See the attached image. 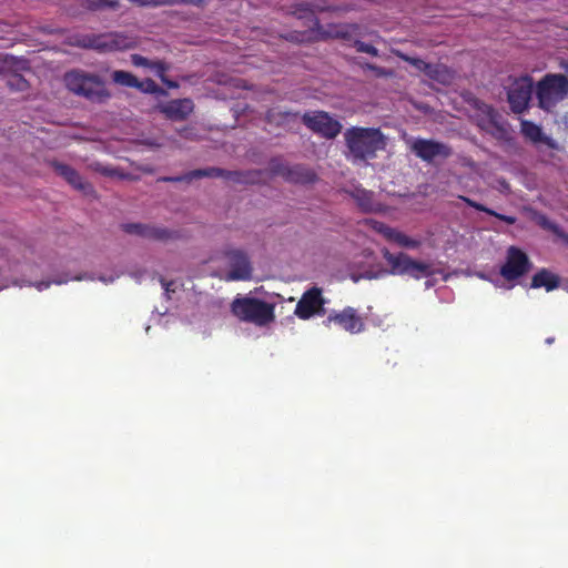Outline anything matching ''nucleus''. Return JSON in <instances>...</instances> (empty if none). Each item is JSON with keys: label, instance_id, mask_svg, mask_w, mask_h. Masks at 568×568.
<instances>
[{"label": "nucleus", "instance_id": "nucleus-32", "mask_svg": "<svg viewBox=\"0 0 568 568\" xmlns=\"http://www.w3.org/2000/svg\"><path fill=\"white\" fill-rule=\"evenodd\" d=\"M8 85L17 91H23L28 88V82L18 73L11 74L7 80Z\"/></svg>", "mask_w": 568, "mask_h": 568}, {"label": "nucleus", "instance_id": "nucleus-1", "mask_svg": "<svg viewBox=\"0 0 568 568\" xmlns=\"http://www.w3.org/2000/svg\"><path fill=\"white\" fill-rule=\"evenodd\" d=\"M69 44L82 49H92L99 53L124 51L138 45L135 37L124 32H108L101 34L77 33L69 37Z\"/></svg>", "mask_w": 568, "mask_h": 568}, {"label": "nucleus", "instance_id": "nucleus-2", "mask_svg": "<svg viewBox=\"0 0 568 568\" xmlns=\"http://www.w3.org/2000/svg\"><path fill=\"white\" fill-rule=\"evenodd\" d=\"M274 304L251 296H236L231 303V312L239 321L260 327L274 322Z\"/></svg>", "mask_w": 568, "mask_h": 568}, {"label": "nucleus", "instance_id": "nucleus-18", "mask_svg": "<svg viewBox=\"0 0 568 568\" xmlns=\"http://www.w3.org/2000/svg\"><path fill=\"white\" fill-rule=\"evenodd\" d=\"M383 257L390 266V273L397 275H407L409 272L412 257L406 253L392 254L387 248L382 250Z\"/></svg>", "mask_w": 568, "mask_h": 568}, {"label": "nucleus", "instance_id": "nucleus-8", "mask_svg": "<svg viewBox=\"0 0 568 568\" xmlns=\"http://www.w3.org/2000/svg\"><path fill=\"white\" fill-rule=\"evenodd\" d=\"M385 146L386 140L379 129L357 128V159L372 160Z\"/></svg>", "mask_w": 568, "mask_h": 568}, {"label": "nucleus", "instance_id": "nucleus-30", "mask_svg": "<svg viewBox=\"0 0 568 568\" xmlns=\"http://www.w3.org/2000/svg\"><path fill=\"white\" fill-rule=\"evenodd\" d=\"M396 55L400 60L409 63L410 65H413L417 70L424 72L425 74H426L427 70L429 69L430 63L424 61L423 59L414 58V57H410V55H408L406 53H403V52H399V51L396 52Z\"/></svg>", "mask_w": 568, "mask_h": 568}, {"label": "nucleus", "instance_id": "nucleus-37", "mask_svg": "<svg viewBox=\"0 0 568 568\" xmlns=\"http://www.w3.org/2000/svg\"><path fill=\"white\" fill-rule=\"evenodd\" d=\"M82 3L90 10L95 11L102 9L103 0H81Z\"/></svg>", "mask_w": 568, "mask_h": 568}, {"label": "nucleus", "instance_id": "nucleus-31", "mask_svg": "<svg viewBox=\"0 0 568 568\" xmlns=\"http://www.w3.org/2000/svg\"><path fill=\"white\" fill-rule=\"evenodd\" d=\"M135 89L144 93H158L161 91L159 84L152 79H145L144 81L138 79V87Z\"/></svg>", "mask_w": 568, "mask_h": 568}, {"label": "nucleus", "instance_id": "nucleus-6", "mask_svg": "<svg viewBox=\"0 0 568 568\" xmlns=\"http://www.w3.org/2000/svg\"><path fill=\"white\" fill-rule=\"evenodd\" d=\"M534 89V80L530 75H521L514 79L507 91V100L514 113H523L527 110Z\"/></svg>", "mask_w": 568, "mask_h": 568}, {"label": "nucleus", "instance_id": "nucleus-47", "mask_svg": "<svg viewBox=\"0 0 568 568\" xmlns=\"http://www.w3.org/2000/svg\"><path fill=\"white\" fill-rule=\"evenodd\" d=\"M353 281H355V274L349 275Z\"/></svg>", "mask_w": 568, "mask_h": 568}, {"label": "nucleus", "instance_id": "nucleus-34", "mask_svg": "<svg viewBox=\"0 0 568 568\" xmlns=\"http://www.w3.org/2000/svg\"><path fill=\"white\" fill-rule=\"evenodd\" d=\"M131 62L135 67L151 68L152 61H150L145 57H142V55L135 53V54L131 55Z\"/></svg>", "mask_w": 568, "mask_h": 568}, {"label": "nucleus", "instance_id": "nucleus-42", "mask_svg": "<svg viewBox=\"0 0 568 568\" xmlns=\"http://www.w3.org/2000/svg\"><path fill=\"white\" fill-rule=\"evenodd\" d=\"M119 7H120V3L118 0H103V2H102V9L110 8V9L116 10V9H119Z\"/></svg>", "mask_w": 568, "mask_h": 568}, {"label": "nucleus", "instance_id": "nucleus-28", "mask_svg": "<svg viewBox=\"0 0 568 568\" xmlns=\"http://www.w3.org/2000/svg\"><path fill=\"white\" fill-rule=\"evenodd\" d=\"M290 165L283 162L281 158H272L268 162V170L272 175L281 176L285 180Z\"/></svg>", "mask_w": 568, "mask_h": 568}, {"label": "nucleus", "instance_id": "nucleus-4", "mask_svg": "<svg viewBox=\"0 0 568 568\" xmlns=\"http://www.w3.org/2000/svg\"><path fill=\"white\" fill-rule=\"evenodd\" d=\"M67 88L93 102H104L111 94L99 75L82 71H70L64 75Z\"/></svg>", "mask_w": 568, "mask_h": 568}, {"label": "nucleus", "instance_id": "nucleus-36", "mask_svg": "<svg viewBox=\"0 0 568 568\" xmlns=\"http://www.w3.org/2000/svg\"><path fill=\"white\" fill-rule=\"evenodd\" d=\"M357 52H366L372 55H377V49L372 44H366L357 40Z\"/></svg>", "mask_w": 568, "mask_h": 568}, {"label": "nucleus", "instance_id": "nucleus-27", "mask_svg": "<svg viewBox=\"0 0 568 568\" xmlns=\"http://www.w3.org/2000/svg\"><path fill=\"white\" fill-rule=\"evenodd\" d=\"M521 133L532 142L542 141L541 128L531 121H521Z\"/></svg>", "mask_w": 568, "mask_h": 568}, {"label": "nucleus", "instance_id": "nucleus-12", "mask_svg": "<svg viewBox=\"0 0 568 568\" xmlns=\"http://www.w3.org/2000/svg\"><path fill=\"white\" fill-rule=\"evenodd\" d=\"M121 227L128 234L138 235L152 241L165 242L178 237V232L151 224L125 223L122 224Z\"/></svg>", "mask_w": 568, "mask_h": 568}, {"label": "nucleus", "instance_id": "nucleus-44", "mask_svg": "<svg viewBox=\"0 0 568 568\" xmlns=\"http://www.w3.org/2000/svg\"><path fill=\"white\" fill-rule=\"evenodd\" d=\"M49 286H50V282H39V283L37 284V288H38L39 291L45 290V288H48Z\"/></svg>", "mask_w": 568, "mask_h": 568}, {"label": "nucleus", "instance_id": "nucleus-26", "mask_svg": "<svg viewBox=\"0 0 568 568\" xmlns=\"http://www.w3.org/2000/svg\"><path fill=\"white\" fill-rule=\"evenodd\" d=\"M112 80L114 83L126 87V88H135L138 87V78L133 75L131 72L123 70H115L112 72Z\"/></svg>", "mask_w": 568, "mask_h": 568}, {"label": "nucleus", "instance_id": "nucleus-19", "mask_svg": "<svg viewBox=\"0 0 568 568\" xmlns=\"http://www.w3.org/2000/svg\"><path fill=\"white\" fill-rule=\"evenodd\" d=\"M224 169L221 168H205L190 171L180 176H164L160 181L163 182H191L194 179L201 178H222Z\"/></svg>", "mask_w": 568, "mask_h": 568}, {"label": "nucleus", "instance_id": "nucleus-46", "mask_svg": "<svg viewBox=\"0 0 568 568\" xmlns=\"http://www.w3.org/2000/svg\"><path fill=\"white\" fill-rule=\"evenodd\" d=\"M65 282H67V280H64V281H53V283H55V284H62V283H65Z\"/></svg>", "mask_w": 568, "mask_h": 568}, {"label": "nucleus", "instance_id": "nucleus-16", "mask_svg": "<svg viewBox=\"0 0 568 568\" xmlns=\"http://www.w3.org/2000/svg\"><path fill=\"white\" fill-rule=\"evenodd\" d=\"M375 230L388 242H393L400 247L418 248L422 245L420 240L409 237L397 229L390 227L384 223L376 222Z\"/></svg>", "mask_w": 568, "mask_h": 568}, {"label": "nucleus", "instance_id": "nucleus-35", "mask_svg": "<svg viewBox=\"0 0 568 568\" xmlns=\"http://www.w3.org/2000/svg\"><path fill=\"white\" fill-rule=\"evenodd\" d=\"M95 171H98L99 173H101L102 175L104 176H122V174H120L119 170L114 169V168H110V166H102V165H97L95 168Z\"/></svg>", "mask_w": 568, "mask_h": 568}, {"label": "nucleus", "instance_id": "nucleus-11", "mask_svg": "<svg viewBox=\"0 0 568 568\" xmlns=\"http://www.w3.org/2000/svg\"><path fill=\"white\" fill-rule=\"evenodd\" d=\"M225 257L231 267L230 272L224 276L225 281H247L252 277V265L244 251L229 250L225 252Z\"/></svg>", "mask_w": 568, "mask_h": 568}, {"label": "nucleus", "instance_id": "nucleus-7", "mask_svg": "<svg viewBox=\"0 0 568 568\" xmlns=\"http://www.w3.org/2000/svg\"><path fill=\"white\" fill-rule=\"evenodd\" d=\"M531 268L528 255L517 246H509L506 252L505 263L500 267V275L508 282L516 281L527 274Z\"/></svg>", "mask_w": 568, "mask_h": 568}, {"label": "nucleus", "instance_id": "nucleus-21", "mask_svg": "<svg viewBox=\"0 0 568 568\" xmlns=\"http://www.w3.org/2000/svg\"><path fill=\"white\" fill-rule=\"evenodd\" d=\"M559 286V277L554 275L546 268L537 272L531 278V287L539 288L545 287L547 292H550Z\"/></svg>", "mask_w": 568, "mask_h": 568}, {"label": "nucleus", "instance_id": "nucleus-14", "mask_svg": "<svg viewBox=\"0 0 568 568\" xmlns=\"http://www.w3.org/2000/svg\"><path fill=\"white\" fill-rule=\"evenodd\" d=\"M300 113L282 110L278 106L271 108L265 113V121L273 126L285 131H293L298 123Z\"/></svg>", "mask_w": 568, "mask_h": 568}, {"label": "nucleus", "instance_id": "nucleus-22", "mask_svg": "<svg viewBox=\"0 0 568 568\" xmlns=\"http://www.w3.org/2000/svg\"><path fill=\"white\" fill-rule=\"evenodd\" d=\"M458 199L462 200L464 203H466L468 206H470L477 211L485 212L488 215L495 216L496 219L504 221L505 223H507L509 225L515 224L517 221V219L515 216L500 214V213H498V212L485 206L484 204L478 203L467 196L458 195Z\"/></svg>", "mask_w": 568, "mask_h": 568}, {"label": "nucleus", "instance_id": "nucleus-13", "mask_svg": "<svg viewBox=\"0 0 568 568\" xmlns=\"http://www.w3.org/2000/svg\"><path fill=\"white\" fill-rule=\"evenodd\" d=\"M324 304L322 291L318 287L307 290L297 302L295 315L301 320H308L322 310Z\"/></svg>", "mask_w": 568, "mask_h": 568}, {"label": "nucleus", "instance_id": "nucleus-20", "mask_svg": "<svg viewBox=\"0 0 568 568\" xmlns=\"http://www.w3.org/2000/svg\"><path fill=\"white\" fill-rule=\"evenodd\" d=\"M316 180V174L308 168L295 164L290 165L285 181L290 183L310 184Z\"/></svg>", "mask_w": 568, "mask_h": 568}, {"label": "nucleus", "instance_id": "nucleus-39", "mask_svg": "<svg viewBox=\"0 0 568 568\" xmlns=\"http://www.w3.org/2000/svg\"><path fill=\"white\" fill-rule=\"evenodd\" d=\"M365 67L371 69V70H373L377 77H388V75H392V71H389V70H386V69H383V68H379V67H376V65H372V64H368V63H366Z\"/></svg>", "mask_w": 568, "mask_h": 568}, {"label": "nucleus", "instance_id": "nucleus-23", "mask_svg": "<svg viewBox=\"0 0 568 568\" xmlns=\"http://www.w3.org/2000/svg\"><path fill=\"white\" fill-rule=\"evenodd\" d=\"M261 171H229L224 170L222 175L223 179L233 181L235 183H248L253 182L257 176H260Z\"/></svg>", "mask_w": 568, "mask_h": 568}, {"label": "nucleus", "instance_id": "nucleus-40", "mask_svg": "<svg viewBox=\"0 0 568 568\" xmlns=\"http://www.w3.org/2000/svg\"><path fill=\"white\" fill-rule=\"evenodd\" d=\"M161 284L164 287L165 294L169 296L171 292H174V282L173 281H166L165 278H161Z\"/></svg>", "mask_w": 568, "mask_h": 568}, {"label": "nucleus", "instance_id": "nucleus-33", "mask_svg": "<svg viewBox=\"0 0 568 568\" xmlns=\"http://www.w3.org/2000/svg\"><path fill=\"white\" fill-rule=\"evenodd\" d=\"M345 139L349 152L355 154V126L347 129Z\"/></svg>", "mask_w": 568, "mask_h": 568}, {"label": "nucleus", "instance_id": "nucleus-9", "mask_svg": "<svg viewBox=\"0 0 568 568\" xmlns=\"http://www.w3.org/2000/svg\"><path fill=\"white\" fill-rule=\"evenodd\" d=\"M302 121L311 131L325 139H334L342 130V124L324 111L307 112L302 115Z\"/></svg>", "mask_w": 568, "mask_h": 568}, {"label": "nucleus", "instance_id": "nucleus-29", "mask_svg": "<svg viewBox=\"0 0 568 568\" xmlns=\"http://www.w3.org/2000/svg\"><path fill=\"white\" fill-rule=\"evenodd\" d=\"M329 321H334L336 324L341 325L347 331H352L355 327V314L352 311L337 314L334 317H329Z\"/></svg>", "mask_w": 568, "mask_h": 568}, {"label": "nucleus", "instance_id": "nucleus-41", "mask_svg": "<svg viewBox=\"0 0 568 568\" xmlns=\"http://www.w3.org/2000/svg\"><path fill=\"white\" fill-rule=\"evenodd\" d=\"M539 223L541 226H544L552 232H557V230H558V226L555 223L549 222L545 216H542L540 219Z\"/></svg>", "mask_w": 568, "mask_h": 568}, {"label": "nucleus", "instance_id": "nucleus-25", "mask_svg": "<svg viewBox=\"0 0 568 568\" xmlns=\"http://www.w3.org/2000/svg\"><path fill=\"white\" fill-rule=\"evenodd\" d=\"M426 75L435 81L440 83H446L450 79V72L448 68L440 63H430L429 69L426 72Z\"/></svg>", "mask_w": 568, "mask_h": 568}, {"label": "nucleus", "instance_id": "nucleus-15", "mask_svg": "<svg viewBox=\"0 0 568 568\" xmlns=\"http://www.w3.org/2000/svg\"><path fill=\"white\" fill-rule=\"evenodd\" d=\"M51 166L58 175L62 176L74 189L85 194H89L93 191L92 185L83 181L79 172L72 166L58 161H52Z\"/></svg>", "mask_w": 568, "mask_h": 568}, {"label": "nucleus", "instance_id": "nucleus-38", "mask_svg": "<svg viewBox=\"0 0 568 568\" xmlns=\"http://www.w3.org/2000/svg\"><path fill=\"white\" fill-rule=\"evenodd\" d=\"M150 69L155 70L160 75H162L164 72H166L168 65L165 62L158 60L151 62Z\"/></svg>", "mask_w": 568, "mask_h": 568}, {"label": "nucleus", "instance_id": "nucleus-10", "mask_svg": "<svg viewBox=\"0 0 568 568\" xmlns=\"http://www.w3.org/2000/svg\"><path fill=\"white\" fill-rule=\"evenodd\" d=\"M410 151L425 162H433L436 158L447 159L452 155L450 146L443 142L428 139H416L410 145Z\"/></svg>", "mask_w": 568, "mask_h": 568}, {"label": "nucleus", "instance_id": "nucleus-43", "mask_svg": "<svg viewBox=\"0 0 568 568\" xmlns=\"http://www.w3.org/2000/svg\"><path fill=\"white\" fill-rule=\"evenodd\" d=\"M366 194V191L365 190H361L359 187H357V195H356V199H357V206H362L363 204L361 203V196Z\"/></svg>", "mask_w": 568, "mask_h": 568}, {"label": "nucleus", "instance_id": "nucleus-17", "mask_svg": "<svg viewBox=\"0 0 568 568\" xmlns=\"http://www.w3.org/2000/svg\"><path fill=\"white\" fill-rule=\"evenodd\" d=\"M194 109V103L191 99H176L171 100L161 106V112L170 120L183 121Z\"/></svg>", "mask_w": 568, "mask_h": 568}, {"label": "nucleus", "instance_id": "nucleus-5", "mask_svg": "<svg viewBox=\"0 0 568 568\" xmlns=\"http://www.w3.org/2000/svg\"><path fill=\"white\" fill-rule=\"evenodd\" d=\"M295 14L298 19H304L307 22L308 29L305 31H293L287 33L284 38L292 42L304 43L324 40L333 37V33L325 31L320 23L315 12L307 6H301L296 9ZM334 36L338 37L339 32H335Z\"/></svg>", "mask_w": 568, "mask_h": 568}, {"label": "nucleus", "instance_id": "nucleus-24", "mask_svg": "<svg viewBox=\"0 0 568 568\" xmlns=\"http://www.w3.org/2000/svg\"><path fill=\"white\" fill-rule=\"evenodd\" d=\"M432 265L429 263L412 260L409 272L407 275L415 280H420L422 277H427L433 275Z\"/></svg>", "mask_w": 568, "mask_h": 568}, {"label": "nucleus", "instance_id": "nucleus-3", "mask_svg": "<svg viewBox=\"0 0 568 568\" xmlns=\"http://www.w3.org/2000/svg\"><path fill=\"white\" fill-rule=\"evenodd\" d=\"M538 106L552 112L568 97V77L561 73H547L536 84Z\"/></svg>", "mask_w": 568, "mask_h": 568}, {"label": "nucleus", "instance_id": "nucleus-45", "mask_svg": "<svg viewBox=\"0 0 568 568\" xmlns=\"http://www.w3.org/2000/svg\"><path fill=\"white\" fill-rule=\"evenodd\" d=\"M554 342H555V337H547L545 339V343L548 344V345L552 344Z\"/></svg>", "mask_w": 568, "mask_h": 568}]
</instances>
